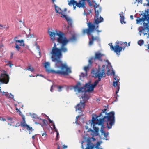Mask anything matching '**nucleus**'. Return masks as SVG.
Instances as JSON below:
<instances>
[{"mask_svg":"<svg viewBox=\"0 0 149 149\" xmlns=\"http://www.w3.org/2000/svg\"><path fill=\"white\" fill-rule=\"evenodd\" d=\"M130 18L131 19H133V16L132 15L130 16Z\"/></svg>","mask_w":149,"mask_h":149,"instance_id":"62","label":"nucleus"},{"mask_svg":"<svg viewBox=\"0 0 149 149\" xmlns=\"http://www.w3.org/2000/svg\"><path fill=\"white\" fill-rule=\"evenodd\" d=\"M109 45L110 47V48L111 50L113 51L114 52H116L117 54L118 48L117 47V42H116V45L115 46H113L112 45V44L111 43H110L109 44Z\"/></svg>","mask_w":149,"mask_h":149,"instance_id":"16","label":"nucleus"},{"mask_svg":"<svg viewBox=\"0 0 149 149\" xmlns=\"http://www.w3.org/2000/svg\"><path fill=\"white\" fill-rule=\"evenodd\" d=\"M147 46H148V49L149 50V44L147 45Z\"/></svg>","mask_w":149,"mask_h":149,"instance_id":"64","label":"nucleus"},{"mask_svg":"<svg viewBox=\"0 0 149 149\" xmlns=\"http://www.w3.org/2000/svg\"><path fill=\"white\" fill-rule=\"evenodd\" d=\"M57 149H60V147L59 145H58L57 146Z\"/></svg>","mask_w":149,"mask_h":149,"instance_id":"61","label":"nucleus"},{"mask_svg":"<svg viewBox=\"0 0 149 149\" xmlns=\"http://www.w3.org/2000/svg\"><path fill=\"white\" fill-rule=\"evenodd\" d=\"M3 94L6 97H8L9 93L8 92H3Z\"/></svg>","mask_w":149,"mask_h":149,"instance_id":"35","label":"nucleus"},{"mask_svg":"<svg viewBox=\"0 0 149 149\" xmlns=\"http://www.w3.org/2000/svg\"><path fill=\"white\" fill-rule=\"evenodd\" d=\"M54 130L56 132V133H57V132H58L56 128V129H54Z\"/></svg>","mask_w":149,"mask_h":149,"instance_id":"60","label":"nucleus"},{"mask_svg":"<svg viewBox=\"0 0 149 149\" xmlns=\"http://www.w3.org/2000/svg\"><path fill=\"white\" fill-rule=\"evenodd\" d=\"M74 5H73V8H74V9L75 10L76 6H74Z\"/></svg>","mask_w":149,"mask_h":149,"instance_id":"58","label":"nucleus"},{"mask_svg":"<svg viewBox=\"0 0 149 149\" xmlns=\"http://www.w3.org/2000/svg\"><path fill=\"white\" fill-rule=\"evenodd\" d=\"M42 122L45 125L46 123L47 122V121L46 120L43 119L42 120Z\"/></svg>","mask_w":149,"mask_h":149,"instance_id":"41","label":"nucleus"},{"mask_svg":"<svg viewBox=\"0 0 149 149\" xmlns=\"http://www.w3.org/2000/svg\"><path fill=\"white\" fill-rule=\"evenodd\" d=\"M56 140H58V136L59 135V134L58 132H57V133H56Z\"/></svg>","mask_w":149,"mask_h":149,"instance_id":"42","label":"nucleus"},{"mask_svg":"<svg viewBox=\"0 0 149 149\" xmlns=\"http://www.w3.org/2000/svg\"><path fill=\"white\" fill-rule=\"evenodd\" d=\"M22 120H23V122H21V123H20L22 127H25V125H27L25 123V116H24L23 115L22 116Z\"/></svg>","mask_w":149,"mask_h":149,"instance_id":"20","label":"nucleus"},{"mask_svg":"<svg viewBox=\"0 0 149 149\" xmlns=\"http://www.w3.org/2000/svg\"><path fill=\"white\" fill-rule=\"evenodd\" d=\"M8 97L13 99V95L10 93L9 94Z\"/></svg>","mask_w":149,"mask_h":149,"instance_id":"36","label":"nucleus"},{"mask_svg":"<svg viewBox=\"0 0 149 149\" xmlns=\"http://www.w3.org/2000/svg\"><path fill=\"white\" fill-rule=\"evenodd\" d=\"M142 0H135L134 3L135 4L136 2H137L138 3H142Z\"/></svg>","mask_w":149,"mask_h":149,"instance_id":"34","label":"nucleus"},{"mask_svg":"<svg viewBox=\"0 0 149 149\" xmlns=\"http://www.w3.org/2000/svg\"><path fill=\"white\" fill-rule=\"evenodd\" d=\"M97 31L98 32H101V31H99L98 29L97 30Z\"/></svg>","mask_w":149,"mask_h":149,"instance_id":"63","label":"nucleus"},{"mask_svg":"<svg viewBox=\"0 0 149 149\" xmlns=\"http://www.w3.org/2000/svg\"><path fill=\"white\" fill-rule=\"evenodd\" d=\"M119 81H114L113 83V85L114 87H116V95L118 93L120 89V87L118 84V82Z\"/></svg>","mask_w":149,"mask_h":149,"instance_id":"17","label":"nucleus"},{"mask_svg":"<svg viewBox=\"0 0 149 149\" xmlns=\"http://www.w3.org/2000/svg\"><path fill=\"white\" fill-rule=\"evenodd\" d=\"M90 138V140H91V139H92L94 141L96 139H95L94 138H93V137H92V138Z\"/></svg>","mask_w":149,"mask_h":149,"instance_id":"49","label":"nucleus"},{"mask_svg":"<svg viewBox=\"0 0 149 149\" xmlns=\"http://www.w3.org/2000/svg\"><path fill=\"white\" fill-rule=\"evenodd\" d=\"M63 149H65V148H67V146H66L65 145H63Z\"/></svg>","mask_w":149,"mask_h":149,"instance_id":"46","label":"nucleus"},{"mask_svg":"<svg viewBox=\"0 0 149 149\" xmlns=\"http://www.w3.org/2000/svg\"><path fill=\"white\" fill-rule=\"evenodd\" d=\"M82 149H102L97 146L93 144L90 140V139L87 138L86 141H83L81 143Z\"/></svg>","mask_w":149,"mask_h":149,"instance_id":"5","label":"nucleus"},{"mask_svg":"<svg viewBox=\"0 0 149 149\" xmlns=\"http://www.w3.org/2000/svg\"><path fill=\"white\" fill-rule=\"evenodd\" d=\"M16 110H17V112H18V111H20V110H19V109L17 108H16Z\"/></svg>","mask_w":149,"mask_h":149,"instance_id":"59","label":"nucleus"},{"mask_svg":"<svg viewBox=\"0 0 149 149\" xmlns=\"http://www.w3.org/2000/svg\"><path fill=\"white\" fill-rule=\"evenodd\" d=\"M70 3L74 5H75L77 6L79 8H85V3L84 1H80L78 2L75 1H72L68 3L69 5H70Z\"/></svg>","mask_w":149,"mask_h":149,"instance_id":"10","label":"nucleus"},{"mask_svg":"<svg viewBox=\"0 0 149 149\" xmlns=\"http://www.w3.org/2000/svg\"><path fill=\"white\" fill-rule=\"evenodd\" d=\"M114 79L115 80H116V81H119V79H118V77L117 76H116V75H114Z\"/></svg>","mask_w":149,"mask_h":149,"instance_id":"38","label":"nucleus"},{"mask_svg":"<svg viewBox=\"0 0 149 149\" xmlns=\"http://www.w3.org/2000/svg\"><path fill=\"white\" fill-rule=\"evenodd\" d=\"M79 93H80L81 92H86V88L84 87H80L79 89L77 91Z\"/></svg>","mask_w":149,"mask_h":149,"instance_id":"25","label":"nucleus"},{"mask_svg":"<svg viewBox=\"0 0 149 149\" xmlns=\"http://www.w3.org/2000/svg\"><path fill=\"white\" fill-rule=\"evenodd\" d=\"M112 74H113L114 75H115V72L114 71L112 70V72L111 73V75H112Z\"/></svg>","mask_w":149,"mask_h":149,"instance_id":"52","label":"nucleus"},{"mask_svg":"<svg viewBox=\"0 0 149 149\" xmlns=\"http://www.w3.org/2000/svg\"><path fill=\"white\" fill-rule=\"evenodd\" d=\"M36 135H33L32 137V138L33 139V140H34L35 139V136Z\"/></svg>","mask_w":149,"mask_h":149,"instance_id":"53","label":"nucleus"},{"mask_svg":"<svg viewBox=\"0 0 149 149\" xmlns=\"http://www.w3.org/2000/svg\"><path fill=\"white\" fill-rule=\"evenodd\" d=\"M82 98L83 99V102H86V101L87 100L89 99L88 96L86 94H84V95L81 96Z\"/></svg>","mask_w":149,"mask_h":149,"instance_id":"19","label":"nucleus"},{"mask_svg":"<svg viewBox=\"0 0 149 149\" xmlns=\"http://www.w3.org/2000/svg\"><path fill=\"white\" fill-rule=\"evenodd\" d=\"M102 134H103L104 137V139H105L107 140V137L109 135V133H106L104 131L102 130L101 131Z\"/></svg>","mask_w":149,"mask_h":149,"instance_id":"24","label":"nucleus"},{"mask_svg":"<svg viewBox=\"0 0 149 149\" xmlns=\"http://www.w3.org/2000/svg\"><path fill=\"white\" fill-rule=\"evenodd\" d=\"M6 65H9L10 67L11 68L12 66L13 65L10 63V62H9V63L6 64Z\"/></svg>","mask_w":149,"mask_h":149,"instance_id":"37","label":"nucleus"},{"mask_svg":"<svg viewBox=\"0 0 149 149\" xmlns=\"http://www.w3.org/2000/svg\"><path fill=\"white\" fill-rule=\"evenodd\" d=\"M94 7L95 12V17L96 19L95 20V24H97V26L95 28V26L91 22H88L87 24L88 28L86 29H85L82 30V33L83 34H85L86 33L88 36L91 35V38H89V45L90 46L92 45L94 41H96L97 42H99L100 41V39L98 36L94 37L93 35L91 34V33L94 31V30L98 29V24L101 23L103 21V19L101 16L99 15V13L101 12V8L99 6V5L97 4L93 6Z\"/></svg>","mask_w":149,"mask_h":149,"instance_id":"2","label":"nucleus"},{"mask_svg":"<svg viewBox=\"0 0 149 149\" xmlns=\"http://www.w3.org/2000/svg\"><path fill=\"white\" fill-rule=\"evenodd\" d=\"M77 121H78V120H76V121H75V123H76V124H78V123Z\"/></svg>","mask_w":149,"mask_h":149,"instance_id":"57","label":"nucleus"},{"mask_svg":"<svg viewBox=\"0 0 149 149\" xmlns=\"http://www.w3.org/2000/svg\"><path fill=\"white\" fill-rule=\"evenodd\" d=\"M106 110H107L106 109H104L102 113H105Z\"/></svg>","mask_w":149,"mask_h":149,"instance_id":"50","label":"nucleus"},{"mask_svg":"<svg viewBox=\"0 0 149 149\" xmlns=\"http://www.w3.org/2000/svg\"><path fill=\"white\" fill-rule=\"evenodd\" d=\"M80 87H81V84L80 82H78L74 87V88L75 90H77V91Z\"/></svg>","mask_w":149,"mask_h":149,"instance_id":"22","label":"nucleus"},{"mask_svg":"<svg viewBox=\"0 0 149 149\" xmlns=\"http://www.w3.org/2000/svg\"><path fill=\"white\" fill-rule=\"evenodd\" d=\"M54 46L51 52L52 56L53 58L54 57L60 59L62 56V53H63V51L61 50V47L60 48H57L56 43L54 42Z\"/></svg>","mask_w":149,"mask_h":149,"instance_id":"6","label":"nucleus"},{"mask_svg":"<svg viewBox=\"0 0 149 149\" xmlns=\"http://www.w3.org/2000/svg\"><path fill=\"white\" fill-rule=\"evenodd\" d=\"M102 67L103 68V69H102V70L104 69V71H105V70H104V68L105 67V65H103L102 66Z\"/></svg>","mask_w":149,"mask_h":149,"instance_id":"48","label":"nucleus"},{"mask_svg":"<svg viewBox=\"0 0 149 149\" xmlns=\"http://www.w3.org/2000/svg\"><path fill=\"white\" fill-rule=\"evenodd\" d=\"M13 52H12L11 53V56H10V58L12 59L13 58Z\"/></svg>","mask_w":149,"mask_h":149,"instance_id":"47","label":"nucleus"},{"mask_svg":"<svg viewBox=\"0 0 149 149\" xmlns=\"http://www.w3.org/2000/svg\"><path fill=\"white\" fill-rule=\"evenodd\" d=\"M127 43L126 42H123L120 41L117 42V47L118 49L117 54H120V52L122 51V49H123L125 48L127 46Z\"/></svg>","mask_w":149,"mask_h":149,"instance_id":"8","label":"nucleus"},{"mask_svg":"<svg viewBox=\"0 0 149 149\" xmlns=\"http://www.w3.org/2000/svg\"><path fill=\"white\" fill-rule=\"evenodd\" d=\"M48 119L49 120V122L51 123H53V122H52V121L51 119L48 117Z\"/></svg>","mask_w":149,"mask_h":149,"instance_id":"45","label":"nucleus"},{"mask_svg":"<svg viewBox=\"0 0 149 149\" xmlns=\"http://www.w3.org/2000/svg\"><path fill=\"white\" fill-rule=\"evenodd\" d=\"M79 117H80L79 116H77L76 117V120H78V118Z\"/></svg>","mask_w":149,"mask_h":149,"instance_id":"54","label":"nucleus"},{"mask_svg":"<svg viewBox=\"0 0 149 149\" xmlns=\"http://www.w3.org/2000/svg\"><path fill=\"white\" fill-rule=\"evenodd\" d=\"M103 56V54L100 52H96L95 53L94 56V59L95 60H102V57Z\"/></svg>","mask_w":149,"mask_h":149,"instance_id":"15","label":"nucleus"},{"mask_svg":"<svg viewBox=\"0 0 149 149\" xmlns=\"http://www.w3.org/2000/svg\"><path fill=\"white\" fill-rule=\"evenodd\" d=\"M9 77L8 74L5 73H1L0 78V82L7 84L9 81Z\"/></svg>","mask_w":149,"mask_h":149,"instance_id":"9","label":"nucleus"},{"mask_svg":"<svg viewBox=\"0 0 149 149\" xmlns=\"http://www.w3.org/2000/svg\"><path fill=\"white\" fill-rule=\"evenodd\" d=\"M27 70L31 72H33L34 71V68L31 67V65L30 64L29 65V66L27 67Z\"/></svg>","mask_w":149,"mask_h":149,"instance_id":"26","label":"nucleus"},{"mask_svg":"<svg viewBox=\"0 0 149 149\" xmlns=\"http://www.w3.org/2000/svg\"><path fill=\"white\" fill-rule=\"evenodd\" d=\"M91 67V66L88 65L87 66H85L84 67V70L85 71L86 74H87V71L89 70V69Z\"/></svg>","mask_w":149,"mask_h":149,"instance_id":"27","label":"nucleus"},{"mask_svg":"<svg viewBox=\"0 0 149 149\" xmlns=\"http://www.w3.org/2000/svg\"><path fill=\"white\" fill-rule=\"evenodd\" d=\"M15 47L17 49V50L19 51L21 48V47H19L20 46L19 44H17V43H15Z\"/></svg>","mask_w":149,"mask_h":149,"instance_id":"28","label":"nucleus"},{"mask_svg":"<svg viewBox=\"0 0 149 149\" xmlns=\"http://www.w3.org/2000/svg\"><path fill=\"white\" fill-rule=\"evenodd\" d=\"M143 17L141 18H139V19H136L137 23H139L142 21H145L146 19L147 15L144 14Z\"/></svg>","mask_w":149,"mask_h":149,"instance_id":"18","label":"nucleus"},{"mask_svg":"<svg viewBox=\"0 0 149 149\" xmlns=\"http://www.w3.org/2000/svg\"><path fill=\"white\" fill-rule=\"evenodd\" d=\"M94 58L93 57L91 58L88 60V65H90L92 66V61L93 60V59Z\"/></svg>","mask_w":149,"mask_h":149,"instance_id":"29","label":"nucleus"},{"mask_svg":"<svg viewBox=\"0 0 149 149\" xmlns=\"http://www.w3.org/2000/svg\"><path fill=\"white\" fill-rule=\"evenodd\" d=\"M85 102L81 101L80 102L75 106L76 110H81L84 108Z\"/></svg>","mask_w":149,"mask_h":149,"instance_id":"12","label":"nucleus"},{"mask_svg":"<svg viewBox=\"0 0 149 149\" xmlns=\"http://www.w3.org/2000/svg\"><path fill=\"white\" fill-rule=\"evenodd\" d=\"M5 27L4 26L0 24V29H2L4 28H5Z\"/></svg>","mask_w":149,"mask_h":149,"instance_id":"40","label":"nucleus"},{"mask_svg":"<svg viewBox=\"0 0 149 149\" xmlns=\"http://www.w3.org/2000/svg\"><path fill=\"white\" fill-rule=\"evenodd\" d=\"M17 38L18 37L17 36H16L14 38V41L15 42V43H19L20 46H25V45L24 43V40H18L17 39Z\"/></svg>","mask_w":149,"mask_h":149,"instance_id":"14","label":"nucleus"},{"mask_svg":"<svg viewBox=\"0 0 149 149\" xmlns=\"http://www.w3.org/2000/svg\"><path fill=\"white\" fill-rule=\"evenodd\" d=\"M52 87H53V86L52 85V86H51V87L50 91H51V92H52V90H53V89H52Z\"/></svg>","mask_w":149,"mask_h":149,"instance_id":"56","label":"nucleus"},{"mask_svg":"<svg viewBox=\"0 0 149 149\" xmlns=\"http://www.w3.org/2000/svg\"><path fill=\"white\" fill-rule=\"evenodd\" d=\"M99 83L98 81H97V80H96L94 82V83H93L92 84V85H93V87L94 88Z\"/></svg>","mask_w":149,"mask_h":149,"instance_id":"32","label":"nucleus"},{"mask_svg":"<svg viewBox=\"0 0 149 149\" xmlns=\"http://www.w3.org/2000/svg\"><path fill=\"white\" fill-rule=\"evenodd\" d=\"M119 15H120V20L121 23L122 24L123 22L124 23H125V22L124 21V16L123 15V12H121V14L120 13L119 14Z\"/></svg>","mask_w":149,"mask_h":149,"instance_id":"23","label":"nucleus"},{"mask_svg":"<svg viewBox=\"0 0 149 149\" xmlns=\"http://www.w3.org/2000/svg\"><path fill=\"white\" fill-rule=\"evenodd\" d=\"M100 144V142L98 141L97 143L95 144L96 146H99Z\"/></svg>","mask_w":149,"mask_h":149,"instance_id":"44","label":"nucleus"},{"mask_svg":"<svg viewBox=\"0 0 149 149\" xmlns=\"http://www.w3.org/2000/svg\"><path fill=\"white\" fill-rule=\"evenodd\" d=\"M96 76L98 78V79L96 80L98 82L101 80V78L102 77H105L106 76L104 69L101 72H100L99 71H98L96 73Z\"/></svg>","mask_w":149,"mask_h":149,"instance_id":"11","label":"nucleus"},{"mask_svg":"<svg viewBox=\"0 0 149 149\" xmlns=\"http://www.w3.org/2000/svg\"><path fill=\"white\" fill-rule=\"evenodd\" d=\"M138 43L139 45L141 46L144 43V41L143 40H141L138 41Z\"/></svg>","mask_w":149,"mask_h":149,"instance_id":"30","label":"nucleus"},{"mask_svg":"<svg viewBox=\"0 0 149 149\" xmlns=\"http://www.w3.org/2000/svg\"><path fill=\"white\" fill-rule=\"evenodd\" d=\"M21 125L20 124L19 122H18L16 124L15 127H19Z\"/></svg>","mask_w":149,"mask_h":149,"instance_id":"43","label":"nucleus"},{"mask_svg":"<svg viewBox=\"0 0 149 149\" xmlns=\"http://www.w3.org/2000/svg\"><path fill=\"white\" fill-rule=\"evenodd\" d=\"M84 87L86 88V89L87 88V89H86V92L91 91L93 90L94 88L92 84H90L88 83L86 84Z\"/></svg>","mask_w":149,"mask_h":149,"instance_id":"13","label":"nucleus"},{"mask_svg":"<svg viewBox=\"0 0 149 149\" xmlns=\"http://www.w3.org/2000/svg\"><path fill=\"white\" fill-rule=\"evenodd\" d=\"M52 61L55 62V68H59L60 70H55L49 69L50 63L49 62H46L44 64V67L47 72L49 73L57 74L64 76L68 75L72 72L70 68L66 64L63 63L62 61L60 59L54 57L53 58L52 56Z\"/></svg>","mask_w":149,"mask_h":149,"instance_id":"3","label":"nucleus"},{"mask_svg":"<svg viewBox=\"0 0 149 149\" xmlns=\"http://www.w3.org/2000/svg\"><path fill=\"white\" fill-rule=\"evenodd\" d=\"M8 120H10V121H11L12 120V118H8Z\"/></svg>","mask_w":149,"mask_h":149,"instance_id":"55","label":"nucleus"},{"mask_svg":"<svg viewBox=\"0 0 149 149\" xmlns=\"http://www.w3.org/2000/svg\"><path fill=\"white\" fill-rule=\"evenodd\" d=\"M52 126H53V128L54 129H56V127H55V125L54 124V123H53V124H52Z\"/></svg>","mask_w":149,"mask_h":149,"instance_id":"51","label":"nucleus"},{"mask_svg":"<svg viewBox=\"0 0 149 149\" xmlns=\"http://www.w3.org/2000/svg\"><path fill=\"white\" fill-rule=\"evenodd\" d=\"M63 87L62 86H57L58 91H62V88Z\"/></svg>","mask_w":149,"mask_h":149,"instance_id":"33","label":"nucleus"},{"mask_svg":"<svg viewBox=\"0 0 149 149\" xmlns=\"http://www.w3.org/2000/svg\"><path fill=\"white\" fill-rule=\"evenodd\" d=\"M76 37L74 36H72V37L70 38L69 39L70 40V41L75 40H76Z\"/></svg>","mask_w":149,"mask_h":149,"instance_id":"31","label":"nucleus"},{"mask_svg":"<svg viewBox=\"0 0 149 149\" xmlns=\"http://www.w3.org/2000/svg\"><path fill=\"white\" fill-rule=\"evenodd\" d=\"M102 115V113H101L98 116L95 115V118L93 117L92 118L91 125L93 126L94 130H91L95 136L98 135L99 130L98 127L95 126V125L98 124L101 125L102 127L104 128V124H106L107 127L109 129H110L115 123L114 112L113 111L109 113L107 116H104L103 118L102 117V118H98L101 117Z\"/></svg>","mask_w":149,"mask_h":149,"instance_id":"1","label":"nucleus"},{"mask_svg":"<svg viewBox=\"0 0 149 149\" xmlns=\"http://www.w3.org/2000/svg\"><path fill=\"white\" fill-rule=\"evenodd\" d=\"M56 32L55 33L48 30V33L50 36L51 40L52 42H54L56 39V36H58V37L56 39L57 42L61 45V50L63 51V53H66L68 51L66 45L70 41V40L66 38L64 34L63 33L59 32V33H58L56 29Z\"/></svg>","mask_w":149,"mask_h":149,"instance_id":"4","label":"nucleus"},{"mask_svg":"<svg viewBox=\"0 0 149 149\" xmlns=\"http://www.w3.org/2000/svg\"><path fill=\"white\" fill-rule=\"evenodd\" d=\"M55 10L56 13L61 14L62 15L61 17L65 18L68 22V23L70 26H72V21L70 18L68 17L66 15L63 14L62 13V10L60 8L56 6H55Z\"/></svg>","mask_w":149,"mask_h":149,"instance_id":"7","label":"nucleus"},{"mask_svg":"<svg viewBox=\"0 0 149 149\" xmlns=\"http://www.w3.org/2000/svg\"><path fill=\"white\" fill-rule=\"evenodd\" d=\"M25 127H26V128L29 131V134H30L34 130L33 129V128L31 127H30L28 125H25Z\"/></svg>","mask_w":149,"mask_h":149,"instance_id":"21","label":"nucleus"},{"mask_svg":"<svg viewBox=\"0 0 149 149\" xmlns=\"http://www.w3.org/2000/svg\"><path fill=\"white\" fill-rule=\"evenodd\" d=\"M42 136H43L45 137L47 135L46 132L45 131H44V132L42 134Z\"/></svg>","mask_w":149,"mask_h":149,"instance_id":"39","label":"nucleus"}]
</instances>
